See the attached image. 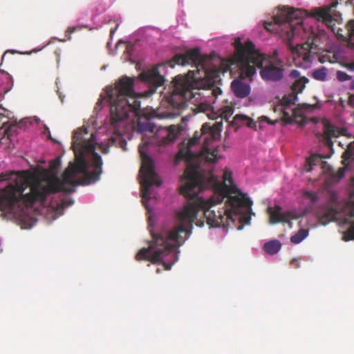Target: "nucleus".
I'll return each mask as SVG.
<instances>
[{"label": "nucleus", "instance_id": "nucleus-1", "mask_svg": "<svg viewBox=\"0 0 354 354\" xmlns=\"http://www.w3.org/2000/svg\"><path fill=\"white\" fill-rule=\"evenodd\" d=\"M234 112L232 106H225L218 110V116L216 118L207 113L212 120H221L212 125L203 124L205 143L200 154L194 152L191 146L199 142L198 137L190 140V145L180 149L176 164L183 160L187 162L180 192L192 201L176 211L173 225H165L156 232V252H180L179 248L192 233L193 223L200 209L203 210L210 227L236 228L240 231L245 225L250 224L252 201L233 184L230 172H224L222 180H218L213 165L223 156L217 149L207 142L208 136L213 140L221 137L223 120L228 121Z\"/></svg>", "mask_w": 354, "mask_h": 354}, {"label": "nucleus", "instance_id": "nucleus-2", "mask_svg": "<svg viewBox=\"0 0 354 354\" xmlns=\"http://www.w3.org/2000/svg\"><path fill=\"white\" fill-rule=\"evenodd\" d=\"M84 133H87L86 129H78L73 133L71 147L75 162L68 166L62 179L54 176L46 182L32 183L27 178L18 177L0 190V210L21 216L36 201L44 203L50 194L72 193L78 185L97 181L102 172V160L95 151L96 138L92 133L88 139H85Z\"/></svg>", "mask_w": 354, "mask_h": 354}, {"label": "nucleus", "instance_id": "nucleus-3", "mask_svg": "<svg viewBox=\"0 0 354 354\" xmlns=\"http://www.w3.org/2000/svg\"><path fill=\"white\" fill-rule=\"evenodd\" d=\"M337 3H333L327 8H315L310 12L283 6L274 12L273 20L265 21V28L270 32L278 34L292 50L294 60L303 68L311 66L313 57L312 53L317 50V45L313 37L312 27H306L305 24L310 21L322 22L333 31L334 17L332 9Z\"/></svg>", "mask_w": 354, "mask_h": 354}, {"label": "nucleus", "instance_id": "nucleus-4", "mask_svg": "<svg viewBox=\"0 0 354 354\" xmlns=\"http://www.w3.org/2000/svg\"><path fill=\"white\" fill-rule=\"evenodd\" d=\"M172 62L180 66L192 65L197 68V71H190L186 76L175 77L173 80L174 91L169 96H163L160 102L161 106H167L180 110L189 102L196 106L201 112L213 111V104L218 96L222 94V90L219 87H215L201 91L202 83L199 82L200 80L207 79V86H210L218 80V76L217 71L212 75L205 67L200 49L195 48L184 54H178L174 57Z\"/></svg>", "mask_w": 354, "mask_h": 354}, {"label": "nucleus", "instance_id": "nucleus-5", "mask_svg": "<svg viewBox=\"0 0 354 354\" xmlns=\"http://www.w3.org/2000/svg\"><path fill=\"white\" fill-rule=\"evenodd\" d=\"M152 118H136L137 131L142 134V142L139 146L141 167L139 171V179L141 186V197L143 205L147 210L148 218V230L151 240L148 246L140 249L136 255L138 261H147L155 264V226L153 208L148 202L151 199L150 188L155 185V162L152 156L155 151L154 124L150 122Z\"/></svg>", "mask_w": 354, "mask_h": 354}, {"label": "nucleus", "instance_id": "nucleus-6", "mask_svg": "<svg viewBox=\"0 0 354 354\" xmlns=\"http://www.w3.org/2000/svg\"><path fill=\"white\" fill-rule=\"evenodd\" d=\"M234 54L221 62V69L223 73L237 68L243 79L252 81L257 75V68H260L259 74L262 80L267 82H277L283 77L284 67L283 61L279 58L277 50L273 55L268 56L261 53L251 41L243 43L240 37H236L233 43Z\"/></svg>", "mask_w": 354, "mask_h": 354}, {"label": "nucleus", "instance_id": "nucleus-7", "mask_svg": "<svg viewBox=\"0 0 354 354\" xmlns=\"http://www.w3.org/2000/svg\"><path fill=\"white\" fill-rule=\"evenodd\" d=\"M297 97H283L280 102L274 106V111L279 112L284 118L289 122L295 121L304 124L308 120H312L311 115L317 108L315 104H299L297 106L295 102Z\"/></svg>", "mask_w": 354, "mask_h": 354}, {"label": "nucleus", "instance_id": "nucleus-8", "mask_svg": "<svg viewBox=\"0 0 354 354\" xmlns=\"http://www.w3.org/2000/svg\"><path fill=\"white\" fill-rule=\"evenodd\" d=\"M342 214L346 218L344 219L343 225L350 224V227L343 234L342 239L348 241L354 239V222L351 223L350 218H354V192L351 193L346 202L344 207L341 209Z\"/></svg>", "mask_w": 354, "mask_h": 354}, {"label": "nucleus", "instance_id": "nucleus-9", "mask_svg": "<svg viewBox=\"0 0 354 354\" xmlns=\"http://www.w3.org/2000/svg\"><path fill=\"white\" fill-rule=\"evenodd\" d=\"M268 212L270 216V223L276 224L280 222H287L290 227H292L290 219H296L301 216L302 213L288 211L283 212L281 208L279 206L274 207H268Z\"/></svg>", "mask_w": 354, "mask_h": 354}, {"label": "nucleus", "instance_id": "nucleus-10", "mask_svg": "<svg viewBox=\"0 0 354 354\" xmlns=\"http://www.w3.org/2000/svg\"><path fill=\"white\" fill-rule=\"evenodd\" d=\"M324 128V139L328 146L333 145L331 141L332 138H338L339 136H345L346 138H351L352 134L347 129H339L333 125L328 121H323Z\"/></svg>", "mask_w": 354, "mask_h": 354}, {"label": "nucleus", "instance_id": "nucleus-11", "mask_svg": "<svg viewBox=\"0 0 354 354\" xmlns=\"http://www.w3.org/2000/svg\"><path fill=\"white\" fill-rule=\"evenodd\" d=\"M344 167L340 169V177L344 176V170H354V141L346 144V149L343 154Z\"/></svg>", "mask_w": 354, "mask_h": 354}, {"label": "nucleus", "instance_id": "nucleus-12", "mask_svg": "<svg viewBox=\"0 0 354 354\" xmlns=\"http://www.w3.org/2000/svg\"><path fill=\"white\" fill-rule=\"evenodd\" d=\"M289 76L290 78L295 79L292 89L295 94L294 97H297V95L301 93L305 88L306 84L308 82V79L304 76L301 77L300 72L296 69L292 70Z\"/></svg>", "mask_w": 354, "mask_h": 354}, {"label": "nucleus", "instance_id": "nucleus-13", "mask_svg": "<svg viewBox=\"0 0 354 354\" xmlns=\"http://www.w3.org/2000/svg\"><path fill=\"white\" fill-rule=\"evenodd\" d=\"M231 88L234 95L239 98L248 96L251 92L250 84L239 80H234L232 82Z\"/></svg>", "mask_w": 354, "mask_h": 354}, {"label": "nucleus", "instance_id": "nucleus-14", "mask_svg": "<svg viewBox=\"0 0 354 354\" xmlns=\"http://www.w3.org/2000/svg\"><path fill=\"white\" fill-rule=\"evenodd\" d=\"M0 73L3 75V77L0 80V102L4 98V95L9 92L12 86L13 81L11 75L8 73L1 71L0 69ZM2 108L1 104H0V109Z\"/></svg>", "mask_w": 354, "mask_h": 354}, {"label": "nucleus", "instance_id": "nucleus-15", "mask_svg": "<svg viewBox=\"0 0 354 354\" xmlns=\"http://www.w3.org/2000/svg\"><path fill=\"white\" fill-rule=\"evenodd\" d=\"M319 165L322 169L325 167L330 168V166L327 165V162L323 160V157L319 154H314L308 158L307 160V164L305 165V171L310 172L313 170V167Z\"/></svg>", "mask_w": 354, "mask_h": 354}, {"label": "nucleus", "instance_id": "nucleus-16", "mask_svg": "<svg viewBox=\"0 0 354 354\" xmlns=\"http://www.w3.org/2000/svg\"><path fill=\"white\" fill-rule=\"evenodd\" d=\"M8 122L9 119L0 113V130L3 129V137L6 136L8 139H10L16 132L17 126L15 124L8 125Z\"/></svg>", "mask_w": 354, "mask_h": 354}, {"label": "nucleus", "instance_id": "nucleus-17", "mask_svg": "<svg viewBox=\"0 0 354 354\" xmlns=\"http://www.w3.org/2000/svg\"><path fill=\"white\" fill-rule=\"evenodd\" d=\"M140 79L142 82H149L151 84V92H153V87L155 86V66H152L148 71H142L140 75Z\"/></svg>", "mask_w": 354, "mask_h": 354}, {"label": "nucleus", "instance_id": "nucleus-18", "mask_svg": "<svg viewBox=\"0 0 354 354\" xmlns=\"http://www.w3.org/2000/svg\"><path fill=\"white\" fill-rule=\"evenodd\" d=\"M265 252L268 254H275L281 248V243L278 240H271L266 242L263 247Z\"/></svg>", "mask_w": 354, "mask_h": 354}, {"label": "nucleus", "instance_id": "nucleus-19", "mask_svg": "<svg viewBox=\"0 0 354 354\" xmlns=\"http://www.w3.org/2000/svg\"><path fill=\"white\" fill-rule=\"evenodd\" d=\"M309 234L308 229H300L290 236V242L297 245L301 243Z\"/></svg>", "mask_w": 354, "mask_h": 354}, {"label": "nucleus", "instance_id": "nucleus-20", "mask_svg": "<svg viewBox=\"0 0 354 354\" xmlns=\"http://www.w3.org/2000/svg\"><path fill=\"white\" fill-rule=\"evenodd\" d=\"M312 75L316 80L326 82L328 79V70L325 66H321L315 68Z\"/></svg>", "mask_w": 354, "mask_h": 354}, {"label": "nucleus", "instance_id": "nucleus-21", "mask_svg": "<svg viewBox=\"0 0 354 354\" xmlns=\"http://www.w3.org/2000/svg\"><path fill=\"white\" fill-rule=\"evenodd\" d=\"M232 122L234 125H241V123H246L250 127L255 126V122L251 118L243 115H236Z\"/></svg>", "mask_w": 354, "mask_h": 354}, {"label": "nucleus", "instance_id": "nucleus-22", "mask_svg": "<svg viewBox=\"0 0 354 354\" xmlns=\"http://www.w3.org/2000/svg\"><path fill=\"white\" fill-rule=\"evenodd\" d=\"M303 198L306 201L307 206L310 207L317 201L318 197L314 192L306 191L304 192Z\"/></svg>", "mask_w": 354, "mask_h": 354}, {"label": "nucleus", "instance_id": "nucleus-23", "mask_svg": "<svg viewBox=\"0 0 354 354\" xmlns=\"http://www.w3.org/2000/svg\"><path fill=\"white\" fill-rule=\"evenodd\" d=\"M163 130L165 133V136L167 141L173 142L176 139L177 133L174 127H169L167 129H164Z\"/></svg>", "mask_w": 354, "mask_h": 354}, {"label": "nucleus", "instance_id": "nucleus-24", "mask_svg": "<svg viewBox=\"0 0 354 354\" xmlns=\"http://www.w3.org/2000/svg\"><path fill=\"white\" fill-rule=\"evenodd\" d=\"M350 38L348 41V45L354 48V20L349 21L348 24Z\"/></svg>", "mask_w": 354, "mask_h": 354}, {"label": "nucleus", "instance_id": "nucleus-25", "mask_svg": "<svg viewBox=\"0 0 354 354\" xmlns=\"http://www.w3.org/2000/svg\"><path fill=\"white\" fill-rule=\"evenodd\" d=\"M162 68H164L162 65L156 64V90L159 86H162L165 82L164 77L160 75Z\"/></svg>", "mask_w": 354, "mask_h": 354}, {"label": "nucleus", "instance_id": "nucleus-26", "mask_svg": "<svg viewBox=\"0 0 354 354\" xmlns=\"http://www.w3.org/2000/svg\"><path fill=\"white\" fill-rule=\"evenodd\" d=\"M337 78L339 82H343L351 80L352 77L344 71H338L337 72Z\"/></svg>", "mask_w": 354, "mask_h": 354}, {"label": "nucleus", "instance_id": "nucleus-27", "mask_svg": "<svg viewBox=\"0 0 354 354\" xmlns=\"http://www.w3.org/2000/svg\"><path fill=\"white\" fill-rule=\"evenodd\" d=\"M80 29V27L79 26H70L67 28V30L65 32V39L62 40V41H65L66 40H71V34L73 33L77 30Z\"/></svg>", "mask_w": 354, "mask_h": 354}, {"label": "nucleus", "instance_id": "nucleus-28", "mask_svg": "<svg viewBox=\"0 0 354 354\" xmlns=\"http://www.w3.org/2000/svg\"><path fill=\"white\" fill-rule=\"evenodd\" d=\"M61 165V160L59 158L54 159L50 162L49 169L51 172H55Z\"/></svg>", "mask_w": 354, "mask_h": 354}, {"label": "nucleus", "instance_id": "nucleus-29", "mask_svg": "<svg viewBox=\"0 0 354 354\" xmlns=\"http://www.w3.org/2000/svg\"><path fill=\"white\" fill-rule=\"evenodd\" d=\"M174 115H175L174 113H172L171 112H169L167 113H162L159 109H156V118L163 119V118H174Z\"/></svg>", "mask_w": 354, "mask_h": 354}, {"label": "nucleus", "instance_id": "nucleus-30", "mask_svg": "<svg viewBox=\"0 0 354 354\" xmlns=\"http://www.w3.org/2000/svg\"><path fill=\"white\" fill-rule=\"evenodd\" d=\"M334 55L337 59H341L343 58L345 55V52L342 48H337L334 51Z\"/></svg>", "mask_w": 354, "mask_h": 354}, {"label": "nucleus", "instance_id": "nucleus-31", "mask_svg": "<svg viewBox=\"0 0 354 354\" xmlns=\"http://www.w3.org/2000/svg\"><path fill=\"white\" fill-rule=\"evenodd\" d=\"M343 67L350 72H354V61L352 62L344 64Z\"/></svg>", "mask_w": 354, "mask_h": 354}, {"label": "nucleus", "instance_id": "nucleus-32", "mask_svg": "<svg viewBox=\"0 0 354 354\" xmlns=\"http://www.w3.org/2000/svg\"><path fill=\"white\" fill-rule=\"evenodd\" d=\"M340 212L337 209H333L330 212V217L331 218H339L340 217Z\"/></svg>", "mask_w": 354, "mask_h": 354}, {"label": "nucleus", "instance_id": "nucleus-33", "mask_svg": "<svg viewBox=\"0 0 354 354\" xmlns=\"http://www.w3.org/2000/svg\"><path fill=\"white\" fill-rule=\"evenodd\" d=\"M133 45H132L131 44H128L126 47L125 53H130V52H131L133 50Z\"/></svg>", "mask_w": 354, "mask_h": 354}, {"label": "nucleus", "instance_id": "nucleus-34", "mask_svg": "<svg viewBox=\"0 0 354 354\" xmlns=\"http://www.w3.org/2000/svg\"><path fill=\"white\" fill-rule=\"evenodd\" d=\"M160 133V127L158 128V129H156V144L158 143V137H159V134Z\"/></svg>", "mask_w": 354, "mask_h": 354}, {"label": "nucleus", "instance_id": "nucleus-35", "mask_svg": "<svg viewBox=\"0 0 354 354\" xmlns=\"http://www.w3.org/2000/svg\"><path fill=\"white\" fill-rule=\"evenodd\" d=\"M291 264H292V265H295H295H296V266H297V267H298V266H299V261H298V260H297V259H293V260L291 261Z\"/></svg>", "mask_w": 354, "mask_h": 354}, {"label": "nucleus", "instance_id": "nucleus-36", "mask_svg": "<svg viewBox=\"0 0 354 354\" xmlns=\"http://www.w3.org/2000/svg\"><path fill=\"white\" fill-rule=\"evenodd\" d=\"M196 225L199 227H203L204 226V223L203 221L197 222Z\"/></svg>", "mask_w": 354, "mask_h": 354}, {"label": "nucleus", "instance_id": "nucleus-37", "mask_svg": "<svg viewBox=\"0 0 354 354\" xmlns=\"http://www.w3.org/2000/svg\"><path fill=\"white\" fill-rule=\"evenodd\" d=\"M156 187L160 186L162 184V182L156 177Z\"/></svg>", "mask_w": 354, "mask_h": 354}, {"label": "nucleus", "instance_id": "nucleus-38", "mask_svg": "<svg viewBox=\"0 0 354 354\" xmlns=\"http://www.w3.org/2000/svg\"><path fill=\"white\" fill-rule=\"evenodd\" d=\"M268 120V119H267L266 117H262V118H261V122H263V121H264V120L266 121V120Z\"/></svg>", "mask_w": 354, "mask_h": 354}, {"label": "nucleus", "instance_id": "nucleus-39", "mask_svg": "<svg viewBox=\"0 0 354 354\" xmlns=\"http://www.w3.org/2000/svg\"><path fill=\"white\" fill-rule=\"evenodd\" d=\"M6 175H4L3 174H1V177H2V180H5V179H7L6 178H3Z\"/></svg>", "mask_w": 354, "mask_h": 354}, {"label": "nucleus", "instance_id": "nucleus-40", "mask_svg": "<svg viewBox=\"0 0 354 354\" xmlns=\"http://www.w3.org/2000/svg\"><path fill=\"white\" fill-rule=\"evenodd\" d=\"M339 145H341V146L344 145V144L342 143V141H339Z\"/></svg>", "mask_w": 354, "mask_h": 354}, {"label": "nucleus", "instance_id": "nucleus-41", "mask_svg": "<svg viewBox=\"0 0 354 354\" xmlns=\"http://www.w3.org/2000/svg\"><path fill=\"white\" fill-rule=\"evenodd\" d=\"M106 152H107V150H106V149H104V150L103 151V153H106Z\"/></svg>", "mask_w": 354, "mask_h": 354}]
</instances>
